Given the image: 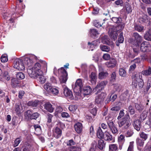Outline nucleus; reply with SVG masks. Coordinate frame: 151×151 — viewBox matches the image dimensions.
Here are the masks:
<instances>
[{"instance_id":"1","label":"nucleus","mask_w":151,"mask_h":151,"mask_svg":"<svg viewBox=\"0 0 151 151\" xmlns=\"http://www.w3.org/2000/svg\"><path fill=\"white\" fill-rule=\"evenodd\" d=\"M111 20L114 22L117 23L118 25L116 27L110 29L108 32L109 36L112 39L115 40L117 39L118 35L117 32L123 29L125 26V24L122 22V19L120 17H113Z\"/></svg>"},{"instance_id":"2","label":"nucleus","mask_w":151,"mask_h":151,"mask_svg":"<svg viewBox=\"0 0 151 151\" xmlns=\"http://www.w3.org/2000/svg\"><path fill=\"white\" fill-rule=\"evenodd\" d=\"M41 65L39 63H36L32 67L27 68V71L30 77L33 78H36L38 76H40L42 73L40 70Z\"/></svg>"},{"instance_id":"3","label":"nucleus","mask_w":151,"mask_h":151,"mask_svg":"<svg viewBox=\"0 0 151 151\" xmlns=\"http://www.w3.org/2000/svg\"><path fill=\"white\" fill-rule=\"evenodd\" d=\"M132 86L134 88H136L137 86V83L139 87L140 88H142L144 86L143 81L139 76L138 78L137 73L135 74L132 76Z\"/></svg>"},{"instance_id":"4","label":"nucleus","mask_w":151,"mask_h":151,"mask_svg":"<svg viewBox=\"0 0 151 151\" xmlns=\"http://www.w3.org/2000/svg\"><path fill=\"white\" fill-rule=\"evenodd\" d=\"M58 73L60 83H65L68 79V74L66 70L63 67H62L58 70Z\"/></svg>"},{"instance_id":"5","label":"nucleus","mask_w":151,"mask_h":151,"mask_svg":"<svg viewBox=\"0 0 151 151\" xmlns=\"http://www.w3.org/2000/svg\"><path fill=\"white\" fill-rule=\"evenodd\" d=\"M129 119V115H125L124 118L118 122L119 127H122L125 129L128 128L131 124Z\"/></svg>"},{"instance_id":"6","label":"nucleus","mask_w":151,"mask_h":151,"mask_svg":"<svg viewBox=\"0 0 151 151\" xmlns=\"http://www.w3.org/2000/svg\"><path fill=\"white\" fill-rule=\"evenodd\" d=\"M23 63V61L21 60L17 59L14 61L13 67L19 70H23L25 68V66Z\"/></svg>"},{"instance_id":"7","label":"nucleus","mask_w":151,"mask_h":151,"mask_svg":"<svg viewBox=\"0 0 151 151\" xmlns=\"http://www.w3.org/2000/svg\"><path fill=\"white\" fill-rule=\"evenodd\" d=\"M133 37L135 40L132 42V44L133 45H134L138 48L139 47V44L142 40V38L137 33H134L133 34Z\"/></svg>"},{"instance_id":"8","label":"nucleus","mask_w":151,"mask_h":151,"mask_svg":"<svg viewBox=\"0 0 151 151\" xmlns=\"http://www.w3.org/2000/svg\"><path fill=\"white\" fill-rule=\"evenodd\" d=\"M83 86L82 81L81 79H78L75 83V86L74 88V92H78L81 91Z\"/></svg>"},{"instance_id":"9","label":"nucleus","mask_w":151,"mask_h":151,"mask_svg":"<svg viewBox=\"0 0 151 151\" xmlns=\"http://www.w3.org/2000/svg\"><path fill=\"white\" fill-rule=\"evenodd\" d=\"M106 96V94L104 92L98 94L96 97L95 102L97 104L100 103L104 101Z\"/></svg>"},{"instance_id":"10","label":"nucleus","mask_w":151,"mask_h":151,"mask_svg":"<svg viewBox=\"0 0 151 151\" xmlns=\"http://www.w3.org/2000/svg\"><path fill=\"white\" fill-rule=\"evenodd\" d=\"M107 124L112 133L114 134H117L118 133L117 128L113 122H107Z\"/></svg>"},{"instance_id":"11","label":"nucleus","mask_w":151,"mask_h":151,"mask_svg":"<svg viewBox=\"0 0 151 151\" xmlns=\"http://www.w3.org/2000/svg\"><path fill=\"white\" fill-rule=\"evenodd\" d=\"M32 57L35 58L34 56H32L30 57V58L26 57L24 58V60L23 62L24 63V65L25 66H27V68L31 67L33 61L32 60Z\"/></svg>"},{"instance_id":"12","label":"nucleus","mask_w":151,"mask_h":151,"mask_svg":"<svg viewBox=\"0 0 151 151\" xmlns=\"http://www.w3.org/2000/svg\"><path fill=\"white\" fill-rule=\"evenodd\" d=\"M103 138L105 141L108 142L111 141L113 142L114 141L112 136L107 131L105 132Z\"/></svg>"},{"instance_id":"13","label":"nucleus","mask_w":151,"mask_h":151,"mask_svg":"<svg viewBox=\"0 0 151 151\" xmlns=\"http://www.w3.org/2000/svg\"><path fill=\"white\" fill-rule=\"evenodd\" d=\"M105 65L108 68H113L116 66L117 61L115 59L113 58L106 63Z\"/></svg>"},{"instance_id":"14","label":"nucleus","mask_w":151,"mask_h":151,"mask_svg":"<svg viewBox=\"0 0 151 151\" xmlns=\"http://www.w3.org/2000/svg\"><path fill=\"white\" fill-rule=\"evenodd\" d=\"M53 134L56 138L60 137L62 135V130L58 127H56L53 130Z\"/></svg>"},{"instance_id":"15","label":"nucleus","mask_w":151,"mask_h":151,"mask_svg":"<svg viewBox=\"0 0 151 151\" xmlns=\"http://www.w3.org/2000/svg\"><path fill=\"white\" fill-rule=\"evenodd\" d=\"M107 84V82L106 81H101L97 84L93 90L95 89L96 91H98L102 90Z\"/></svg>"},{"instance_id":"16","label":"nucleus","mask_w":151,"mask_h":151,"mask_svg":"<svg viewBox=\"0 0 151 151\" xmlns=\"http://www.w3.org/2000/svg\"><path fill=\"white\" fill-rule=\"evenodd\" d=\"M150 46L149 42H148L144 41L141 44L140 47L141 50L142 52H145L148 47Z\"/></svg>"},{"instance_id":"17","label":"nucleus","mask_w":151,"mask_h":151,"mask_svg":"<svg viewBox=\"0 0 151 151\" xmlns=\"http://www.w3.org/2000/svg\"><path fill=\"white\" fill-rule=\"evenodd\" d=\"M133 126L134 129L137 131H139L140 130L141 127V122L139 120H135L133 124Z\"/></svg>"},{"instance_id":"18","label":"nucleus","mask_w":151,"mask_h":151,"mask_svg":"<svg viewBox=\"0 0 151 151\" xmlns=\"http://www.w3.org/2000/svg\"><path fill=\"white\" fill-rule=\"evenodd\" d=\"M76 131L78 133H80L81 132L82 129V125L81 123L78 122L74 126Z\"/></svg>"},{"instance_id":"19","label":"nucleus","mask_w":151,"mask_h":151,"mask_svg":"<svg viewBox=\"0 0 151 151\" xmlns=\"http://www.w3.org/2000/svg\"><path fill=\"white\" fill-rule=\"evenodd\" d=\"M45 108L50 113L53 112L54 108L52 107V105L49 102H47L44 105Z\"/></svg>"},{"instance_id":"20","label":"nucleus","mask_w":151,"mask_h":151,"mask_svg":"<svg viewBox=\"0 0 151 151\" xmlns=\"http://www.w3.org/2000/svg\"><path fill=\"white\" fill-rule=\"evenodd\" d=\"M63 93L65 96L69 98H71L73 96L72 92L67 88H64Z\"/></svg>"},{"instance_id":"21","label":"nucleus","mask_w":151,"mask_h":151,"mask_svg":"<svg viewBox=\"0 0 151 151\" xmlns=\"http://www.w3.org/2000/svg\"><path fill=\"white\" fill-rule=\"evenodd\" d=\"M92 92V90L89 86L84 87L83 89V95L84 96L89 94Z\"/></svg>"},{"instance_id":"22","label":"nucleus","mask_w":151,"mask_h":151,"mask_svg":"<svg viewBox=\"0 0 151 151\" xmlns=\"http://www.w3.org/2000/svg\"><path fill=\"white\" fill-rule=\"evenodd\" d=\"M136 143L138 146V149L140 150L141 149L139 147H142L144 145V140L139 138H137L136 139Z\"/></svg>"},{"instance_id":"23","label":"nucleus","mask_w":151,"mask_h":151,"mask_svg":"<svg viewBox=\"0 0 151 151\" xmlns=\"http://www.w3.org/2000/svg\"><path fill=\"white\" fill-rule=\"evenodd\" d=\"M144 38L146 40L151 41V28L146 32L144 35Z\"/></svg>"},{"instance_id":"24","label":"nucleus","mask_w":151,"mask_h":151,"mask_svg":"<svg viewBox=\"0 0 151 151\" xmlns=\"http://www.w3.org/2000/svg\"><path fill=\"white\" fill-rule=\"evenodd\" d=\"M97 135L99 139H102L103 138L104 134L100 127L98 129Z\"/></svg>"},{"instance_id":"25","label":"nucleus","mask_w":151,"mask_h":151,"mask_svg":"<svg viewBox=\"0 0 151 151\" xmlns=\"http://www.w3.org/2000/svg\"><path fill=\"white\" fill-rule=\"evenodd\" d=\"M108 75V73L106 72L102 71L99 74V78L100 79H103L106 78Z\"/></svg>"},{"instance_id":"26","label":"nucleus","mask_w":151,"mask_h":151,"mask_svg":"<svg viewBox=\"0 0 151 151\" xmlns=\"http://www.w3.org/2000/svg\"><path fill=\"white\" fill-rule=\"evenodd\" d=\"M98 147L101 150L103 149L105 147V144L103 140L101 139L99 141Z\"/></svg>"},{"instance_id":"27","label":"nucleus","mask_w":151,"mask_h":151,"mask_svg":"<svg viewBox=\"0 0 151 151\" xmlns=\"http://www.w3.org/2000/svg\"><path fill=\"white\" fill-rule=\"evenodd\" d=\"M51 84L49 83H47L44 86V88L48 93L50 92V90L52 88Z\"/></svg>"},{"instance_id":"28","label":"nucleus","mask_w":151,"mask_h":151,"mask_svg":"<svg viewBox=\"0 0 151 151\" xmlns=\"http://www.w3.org/2000/svg\"><path fill=\"white\" fill-rule=\"evenodd\" d=\"M100 40L104 44H109V40L107 38V36L106 35H105L104 37H101Z\"/></svg>"},{"instance_id":"29","label":"nucleus","mask_w":151,"mask_h":151,"mask_svg":"<svg viewBox=\"0 0 151 151\" xmlns=\"http://www.w3.org/2000/svg\"><path fill=\"white\" fill-rule=\"evenodd\" d=\"M142 73L145 76H148L151 74V68L150 67L148 69L142 71Z\"/></svg>"},{"instance_id":"30","label":"nucleus","mask_w":151,"mask_h":151,"mask_svg":"<svg viewBox=\"0 0 151 151\" xmlns=\"http://www.w3.org/2000/svg\"><path fill=\"white\" fill-rule=\"evenodd\" d=\"M100 48L102 51L107 52H109L110 50V47L108 46L104 45H101Z\"/></svg>"},{"instance_id":"31","label":"nucleus","mask_w":151,"mask_h":151,"mask_svg":"<svg viewBox=\"0 0 151 151\" xmlns=\"http://www.w3.org/2000/svg\"><path fill=\"white\" fill-rule=\"evenodd\" d=\"M38 101L35 100L34 101H29L28 103V105L29 106H36L38 105Z\"/></svg>"},{"instance_id":"32","label":"nucleus","mask_w":151,"mask_h":151,"mask_svg":"<svg viewBox=\"0 0 151 151\" xmlns=\"http://www.w3.org/2000/svg\"><path fill=\"white\" fill-rule=\"evenodd\" d=\"M36 134H38L41 132V128L40 126L38 125H35L34 126Z\"/></svg>"},{"instance_id":"33","label":"nucleus","mask_w":151,"mask_h":151,"mask_svg":"<svg viewBox=\"0 0 151 151\" xmlns=\"http://www.w3.org/2000/svg\"><path fill=\"white\" fill-rule=\"evenodd\" d=\"M42 74L40 76H38V80L41 83H44L46 80V78L42 75Z\"/></svg>"},{"instance_id":"34","label":"nucleus","mask_w":151,"mask_h":151,"mask_svg":"<svg viewBox=\"0 0 151 151\" xmlns=\"http://www.w3.org/2000/svg\"><path fill=\"white\" fill-rule=\"evenodd\" d=\"M117 149V147L115 144H112L109 145V151H116Z\"/></svg>"},{"instance_id":"35","label":"nucleus","mask_w":151,"mask_h":151,"mask_svg":"<svg viewBox=\"0 0 151 151\" xmlns=\"http://www.w3.org/2000/svg\"><path fill=\"white\" fill-rule=\"evenodd\" d=\"M17 78L19 79H22L25 78L24 74L22 72H19L16 75Z\"/></svg>"},{"instance_id":"36","label":"nucleus","mask_w":151,"mask_h":151,"mask_svg":"<svg viewBox=\"0 0 151 151\" xmlns=\"http://www.w3.org/2000/svg\"><path fill=\"white\" fill-rule=\"evenodd\" d=\"M19 83V81L16 78H13L12 80V85L14 88H15Z\"/></svg>"},{"instance_id":"37","label":"nucleus","mask_w":151,"mask_h":151,"mask_svg":"<svg viewBox=\"0 0 151 151\" xmlns=\"http://www.w3.org/2000/svg\"><path fill=\"white\" fill-rule=\"evenodd\" d=\"M58 93L59 91L57 89L52 87L50 90V92H49V93H51L52 94L56 95L58 94Z\"/></svg>"},{"instance_id":"38","label":"nucleus","mask_w":151,"mask_h":151,"mask_svg":"<svg viewBox=\"0 0 151 151\" xmlns=\"http://www.w3.org/2000/svg\"><path fill=\"white\" fill-rule=\"evenodd\" d=\"M119 75L122 77H125L126 76V73L125 70L123 68H120L119 70Z\"/></svg>"},{"instance_id":"39","label":"nucleus","mask_w":151,"mask_h":151,"mask_svg":"<svg viewBox=\"0 0 151 151\" xmlns=\"http://www.w3.org/2000/svg\"><path fill=\"white\" fill-rule=\"evenodd\" d=\"M22 108L21 106L18 105H16L15 106V111L18 114L20 113L22 111Z\"/></svg>"},{"instance_id":"40","label":"nucleus","mask_w":151,"mask_h":151,"mask_svg":"<svg viewBox=\"0 0 151 151\" xmlns=\"http://www.w3.org/2000/svg\"><path fill=\"white\" fill-rule=\"evenodd\" d=\"M1 61L3 63L6 62L8 60L7 56L6 54L2 55L1 58Z\"/></svg>"},{"instance_id":"41","label":"nucleus","mask_w":151,"mask_h":151,"mask_svg":"<svg viewBox=\"0 0 151 151\" xmlns=\"http://www.w3.org/2000/svg\"><path fill=\"white\" fill-rule=\"evenodd\" d=\"M90 78H91V81L92 82L95 83L96 81V75L94 73H92L90 76Z\"/></svg>"},{"instance_id":"42","label":"nucleus","mask_w":151,"mask_h":151,"mask_svg":"<svg viewBox=\"0 0 151 151\" xmlns=\"http://www.w3.org/2000/svg\"><path fill=\"white\" fill-rule=\"evenodd\" d=\"M135 29L139 32H141L143 29L144 27L139 25H135L134 26Z\"/></svg>"},{"instance_id":"43","label":"nucleus","mask_w":151,"mask_h":151,"mask_svg":"<svg viewBox=\"0 0 151 151\" xmlns=\"http://www.w3.org/2000/svg\"><path fill=\"white\" fill-rule=\"evenodd\" d=\"M114 89L116 91H119L121 88V86L118 84H116L114 85Z\"/></svg>"},{"instance_id":"44","label":"nucleus","mask_w":151,"mask_h":151,"mask_svg":"<svg viewBox=\"0 0 151 151\" xmlns=\"http://www.w3.org/2000/svg\"><path fill=\"white\" fill-rule=\"evenodd\" d=\"M102 58L104 59L105 60H108L111 58L110 55L108 53H105L104 54Z\"/></svg>"},{"instance_id":"45","label":"nucleus","mask_w":151,"mask_h":151,"mask_svg":"<svg viewBox=\"0 0 151 151\" xmlns=\"http://www.w3.org/2000/svg\"><path fill=\"white\" fill-rule=\"evenodd\" d=\"M124 40V38L123 36V33L121 32L119 35V37L118 38V41L119 43L123 42Z\"/></svg>"},{"instance_id":"46","label":"nucleus","mask_w":151,"mask_h":151,"mask_svg":"<svg viewBox=\"0 0 151 151\" xmlns=\"http://www.w3.org/2000/svg\"><path fill=\"white\" fill-rule=\"evenodd\" d=\"M126 9L127 12L129 13L131 12L132 10L131 6L129 4H127L126 5Z\"/></svg>"},{"instance_id":"47","label":"nucleus","mask_w":151,"mask_h":151,"mask_svg":"<svg viewBox=\"0 0 151 151\" xmlns=\"http://www.w3.org/2000/svg\"><path fill=\"white\" fill-rule=\"evenodd\" d=\"M21 141V139L20 137L17 138L14 142V147H17V146Z\"/></svg>"},{"instance_id":"48","label":"nucleus","mask_w":151,"mask_h":151,"mask_svg":"<svg viewBox=\"0 0 151 151\" xmlns=\"http://www.w3.org/2000/svg\"><path fill=\"white\" fill-rule=\"evenodd\" d=\"M39 116V114L37 112L34 113L32 114V116L30 118V119H36Z\"/></svg>"},{"instance_id":"49","label":"nucleus","mask_w":151,"mask_h":151,"mask_svg":"<svg viewBox=\"0 0 151 151\" xmlns=\"http://www.w3.org/2000/svg\"><path fill=\"white\" fill-rule=\"evenodd\" d=\"M76 109L77 106L75 105H70L69 107V110L72 112H73L75 111Z\"/></svg>"},{"instance_id":"50","label":"nucleus","mask_w":151,"mask_h":151,"mask_svg":"<svg viewBox=\"0 0 151 151\" xmlns=\"http://www.w3.org/2000/svg\"><path fill=\"white\" fill-rule=\"evenodd\" d=\"M147 113L143 112L140 115V118L142 120H145L147 116Z\"/></svg>"},{"instance_id":"51","label":"nucleus","mask_w":151,"mask_h":151,"mask_svg":"<svg viewBox=\"0 0 151 151\" xmlns=\"http://www.w3.org/2000/svg\"><path fill=\"white\" fill-rule=\"evenodd\" d=\"M61 115L62 117L65 118H67L70 117L69 114L66 112H63L61 113Z\"/></svg>"},{"instance_id":"52","label":"nucleus","mask_w":151,"mask_h":151,"mask_svg":"<svg viewBox=\"0 0 151 151\" xmlns=\"http://www.w3.org/2000/svg\"><path fill=\"white\" fill-rule=\"evenodd\" d=\"M140 136L141 138L144 139L145 140L147 137V134L143 132L140 133Z\"/></svg>"},{"instance_id":"53","label":"nucleus","mask_w":151,"mask_h":151,"mask_svg":"<svg viewBox=\"0 0 151 151\" xmlns=\"http://www.w3.org/2000/svg\"><path fill=\"white\" fill-rule=\"evenodd\" d=\"M133 142L130 143L127 151H133Z\"/></svg>"},{"instance_id":"54","label":"nucleus","mask_w":151,"mask_h":151,"mask_svg":"<svg viewBox=\"0 0 151 151\" xmlns=\"http://www.w3.org/2000/svg\"><path fill=\"white\" fill-rule=\"evenodd\" d=\"M3 78L7 81H9L10 79V77L8 74V73L7 72L4 73L3 75Z\"/></svg>"},{"instance_id":"55","label":"nucleus","mask_w":151,"mask_h":151,"mask_svg":"<svg viewBox=\"0 0 151 151\" xmlns=\"http://www.w3.org/2000/svg\"><path fill=\"white\" fill-rule=\"evenodd\" d=\"M99 34L98 32L95 29H92L91 30V36L92 35L93 36H96V35Z\"/></svg>"},{"instance_id":"56","label":"nucleus","mask_w":151,"mask_h":151,"mask_svg":"<svg viewBox=\"0 0 151 151\" xmlns=\"http://www.w3.org/2000/svg\"><path fill=\"white\" fill-rule=\"evenodd\" d=\"M32 112L30 110H28L26 111L25 116H27L30 119L32 116Z\"/></svg>"},{"instance_id":"57","label":"nucleus","mask_w":151,"mask_h":151,"mask_svg":"<svg viewBox=\"0 0 151 151\" xmlns=\"http://www.w3.org/2000/svg\"><path fill=\"white\" fill-rule=\"evenodd\" d=\"M124 136L122 134H121L119 137L118 138V141L120 142H124Z\"/></svg>"},{"instance_id":"58","label":"nucleus","mask_w":151,"mask_h":151,"mask_svg":"<svg viewBox=\"0 0 151 151\" xmlns=\"http://www.w3.org/2000/svg\"><path fill=\"white\" fill-rule=\"evenodd\" d=\"M124 110L122 109L121 110L119 113V116L117 117L118 119H120L124 115Z\"/></svg>"},{"instance_id":"59","label":"nucleus","mask_w":151,"mask_h":151,"mask_svg":"<svg viewBox=\"0 0 151 151\" xmlns=\"http://www.w3.org/2000/svg\"><path fill=\"white\" fill-rule=\"evenodd\" d=\"M24 94V92L23 91H20L19 92L18 97L20 99H22L23 98V96Z\"/></svg>"},{"instance_id":"60","label":"nucleus","mask_w":151,"mask_h":151,"mask_svg":"<svg viewBox=\"0 0 151 151\" xmlns=\"http://www.w3.org/2000/svg\"><path fill=\"white\" fill-rule=\"evenodd\" d=\"M115 4L117 5H120V6H122L123 4V1L122 0H118L116 1L115 2Z\"/></svg>"},{"instance_id":"61","label":"nucleus","mask_w":151,"mask_h":151,"mask_svg":"<svg viewBox=\"0 0 151 151\" xmlns=\"http://www.w3.org/2000/svg\"><path fill=\"white\" fill-rule=\"evenodd\" d=\"M129 111L131 114H133L135 113V111L133 107L130 106L129 107Z\"/></svg>"},{"instance_id":"62","label":"nucleus","mask_w":151,"mask_h":151,"mask_svg":"<svg viewBox=\"0 0 151 151\" xmlns=\"http://www.w3.org/2000/svg\"><path fill=\"white\" fill-rule=\"evenodd\" d=\"M90 112L93 115L95 116L97 113L96 109L95 108H93L91 110Z\"/></svg>"},{"instance_id":"63","label":"nucleus","mask_w":151,"mask_h":151,"mask_svg":"<svg viewBox=\"0 0 151 151\" xmlns=\"http://www.w3.org/2000/svg\"><path fill=\"white\" fill-rule=\"evenodd\" d=\"M75 142L72 139L69 140L67 143V145L72 146L75 144Z\"/></svg>"},{"instance_id":"64","label":"nucleus","mask_w":151,"mask_h":151,"mask_svg":"<svg viewBox=\"0 0 151 151\" xmlns=\"http://www.w3.org/2000/svg\"><path fill=\"white\" fill-rule=\"evenodd\" d=\"M136 65L135 64H134L132 65H131L130 67L129 71H133L136 68Z\"/></svg>"}]
</instances>
